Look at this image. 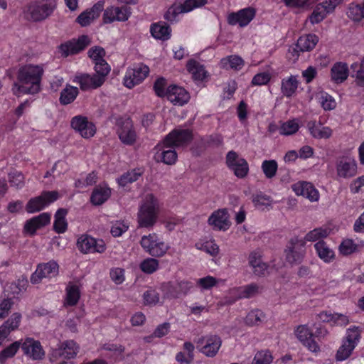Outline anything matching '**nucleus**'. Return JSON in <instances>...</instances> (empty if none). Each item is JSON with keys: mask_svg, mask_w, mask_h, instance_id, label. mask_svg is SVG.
<instances>
[{"mask_svg": "<svg viewBox=\"0 0 364 364\" xmlns=\"http://www.w3.org/2000/svg\"><path fill=\"white\" fill-rule=\"evenodd\" d=\"M44 70L40 65H26L18 72L17 79L21 85L15 82L12 90L15 95L18 94L34 95L41 90V82Z\"/></svg>", "mask_w": 364, "mask_h": 364, "instance_id": "nucleus-1", "label": "nucleus"}, {"mask_svg": "<svg viewBox=\"0 0 364 364\" xmlns=\"http://www.w3.org/2000/svg\"><path fill=\"white\" fill-rule=\"evenodd\" d=\"M160 203L151 193L145 196L137 213L139 227L150 228L156 223L160 213Z\"/></svg>", "mask_w": 364, "mask_h": 364, "instance_id": "nucleus-2", "label": "nucleus"}, {"mask_svg": "<svg viewBox=\"0 0 364 364\" xmlns=\"http://www.w3.org/2000/svg\"><path fill=\"white\" fill-rule=\"evenodd\" d=\"M284 253L285 260L289 264H300L306 255L305 240L297 236L291 237L287 242Z\"/></svg>", "mask_w": 364, "mask_h": 364, "instance_id": "nucleus-3", "label": "nucleus"}, {"mask_svg": "<svg viewBox=\"0 0 364 364\" xmlns=\"http://www.w3.org/2000/svg\"><path fill=\"white\" fill-rule=\"evenodd\" d=\"M57 7L56 0H41L29 5L25 11L26 18L33 21H41L49 17Z\"/></svg>", "mask_w": 364, "mask_h": 364, "instance_id": "nucleus-4", "label": "nucleus"}, {"mask_svg": "<svg viewBox=\"0 0 364 364\" xmlns=\"http://www.w3.org/2000/svg\"><path fill=\"white\" fill-rule=\"evenodd\" d=\"M140 245L146 252L156 257L164 256L169 249V246L160 240L155 233L144 235Z\"/></svg>", "mask_w": 364, "mask_h": 364, "instance_id": "nucleus-5", "label": "nucleus"}, {"mask_svg": "<svg viewBox=\"0 0 364 364\" xmlns=\"http://www.w3.org/2000/svg\"><path fill=\"white\" fill-rule=\"evenodd\" d=\"M60 195L56 191H43L39 196L31 198L26 205L29 213L39 212L60 198Z\"/></svg>", "mask_w": 364, "mask_h": 364, "instance_id": "nucleus-6", "label": "nucleus"}, {"mask_svg": "<svg viewBox=\"0 0 364 364\" xmlns=\"http://www.w3.org/2000/svg\"><path fill=\"white\" fill-rule=\"evenodd\" d=\"M207 3L208 0H186L183 4L175 3L165 13L164 18L170 22L175 21L178 14L189 12L195 8L205 5Z\"/></svg>", "mask_w": 364, "mask_h": 364, "instance_id": "nucleus-7", "label": "nucleus"}, {"mask_svg": "<svg viewBox=\"0 0 364 364\" xmlns=\"http://www.w3.org/2000/svg\"><path fill=\"white\" fill-rule=\"evenodd\" d=\"M77 247L83 254L102 253L106 250L105 243L102 240H97L86 234L77 238Z\"/></svg>", "mask_w": 364, "mask_h": 364, "instance_id": "nucleus-8", "label": "nucleus"}, {"mask_svg": "<svg viewBox=\"0 0 364 364\" xmlns=\"http://www.w3.org/2000/svg\"><path fill=\"white\" fill-rule=\"evenodd\" d=\"M193 139L190 129H173L163 140V146L170 148L187 145Z\"/></svg>", "mask_w": 364, "mask_h": 364, "instance_id": "nucleus-9", "label": "nucleus"}, {"mask_svg": "<svg viewBox=\"0 0 364 364\" xmlns=\"http://www.w3.org/2000/svg\"><path fill=\"white\" fill-rule=\"evenodd\" d=\"M222 344L221 338L217 335H207L197 341V348L208 357L213 358L218 353Z\"/></svg>", "mask_w": 364, "mask_h": 364, "instance_id": "nucleus-10", "label": "nucleus"}, {"mask_svg": "<svg viewBox=\"0 0 364 364\" xmlns=\"http://www.w3.org/2000/svg\"><path fill=\"white\" fill-rule=\"evenodd\" d=\"M149 68L144 64H139L128 68L124 77V85L131 89L140 84L149 75Z\"/></svg>", "mask_w": 364, "mask_h": 364, "instance_id": "nucleus-11", "label": "nucleus"}, {"mask_svg": "<svg viewBox=\"0 0 364 364\" xmlns=\"http://www.w3.org/2000/svg\"><path fill=\"white\" fill-rule=\"evenodd\" d=\"M226 164L233 171L235 175L240 178H244L248 173L249 166L247 161L239 156L234 151H230L226 156Z\"/></svg>", "mask_w": 364, "mask_h": 364, "instance_id": "nucleus-12", "label": "nucleus"}, {"mask_svg": "<svg viewBox=\"0 0 364 364\" xmlns=\"http://www.w3.org/2000/svg\"><path fill=\"white\" fill-rule=\"evenodd\" d=\"M70 125L73 129L85 139L93 136L96 132L95 124L89 122L86 117L81 115L74 117L71 119Z\"/></svg>", "mask_w": 364, "mask_h": 364, "instance_id": "nucleus-13", "label": "nucleus"}, {"mask_svg": "<svg viewBox=\"0 0 364 364\" xmlns=\"http://www.w3.org/2000/svg\"><path fill=\"white\" fill-rule=\"evenodd\" d=\"M336 171L339 177L348 179L356 175L357 163L350 156H344L340 157L336 163Z\"/></svg>", "mask_w": 364, "mask_h": 364, "instance_id": "nucleus-14", "label": "nucleus"}, {"mask_svg": "<svg viewBox=\"0 0 364 364\" xmlns=\"http://www.w3.org/2000/svg\"><path fill=\"white\" fill-rule=\"evenodd\" d=\"M58 274V264L55 261L41 264L36 272L31 275V282L33 284L39 283L43 278H51Z\"/></svg>", "mask_w": 364, "mask_h": 364, "instance_id": "nucleus-15", "label": "nucleus"}, {"mask_svg": "<svg viewBox=\"0 0 364 364\" xmlns=\"http://www.w3.org/2000/svg\"><path fill=\"white\" fill-rule=\"evenodd\" d=\"M90 39L86 35L80 36L77 40L70 41L60 46V51L65 56L77 54L90 44Z\"/></svg>", "mask_w": 364, "mask_h": 364, "instance_id": "nucleus-16", "label": "nucleus"}, {"mask_svg": "<svg viewBox=\"0 0 364 364\" xmlns=\"http://www.w3.org/2000/svg\"><path fill=\"white\" fill-rule=\"evenodd\" d=\"M21 349L25 355L33 360H41L45 356L41 343L32 338H26L22 342Z\"/></svg>", "mask_w": 364, "mask_h": 364, "instance_id": "nucleus-17", "label": "nucleus"}, {"mask_svg": "<svg viewBox=\"0 0 364 364\" xmlns=\"http://www.w3.org/2000/svg\"><path fill=\"white\" fill-rule=\"evenodd\" d=\"M255 10L248 7L232 12L228 16V23L230 25L235 26L238 24L241 27L247 26L255 17Z\"/></svg>", "mask_w": 364, "mask_h": 364, "instance_id": "nucleus-18", "label": "nucleus"}, {"mask_svg": "<svg viewBox=\"0 0 364 364\" xmlns=\"http://www.w3.org/2000/svg\"><path fill=\"white\" fill-rule=\"evenodd\" d=\"M208 224L215 230H228L230 225L229 215L225 209L213 212L208 218Z\"/></svg>", "mask_w": 364, "mask_h": 364, "instance_id": "nucleus-19", "label": "nucleus"}, {"mask_svg": "<svg viewBox=\"0 0 364 364\" xmlns=\"http://www.w3.org/2000/svg\"><path fill=\"white\" fill-rule=\"evenodd\" d=\"M193 287V284L188 281L169 282L166 285V296L169 299L179 298L186 295Z\"/></svg>", "mask_w": 364, "mask_h": 364, "instance_id": "nucleus-20", "label": "nucleus"}, {"mask_svg": "<svg viewBox=\"0 0 364 364\" xmlns=\"http://www.w3.org/2000/svg\"><path fill=\"white\" fill-rule=\"evenodd\" d=\"M299 340L312 352H317L319 347L313 338V334L306 325L299 326L295 331Z\"/></svg>", "mask_w": 364, "mask_h": 364, "instance_id": "nucleus-21", "label": "nucleus"}, {"mask_svg": "<svg viewBox=\"0 0 364 364\" xmlns=\"http://www.w3.org/2000/svg\"><path fill=\"white\" fill-rule=\"evenodd\" d=\"M166 97L174 105H183L188 102L190 96L184 88L171 85L166 90Z\"/></svg>", "mask_w": 364, "mask_h": 364, "instance_id": "nucleus-22", "label": "nucleus"}, {"mask_svg": "<svg viewBox=\"0 0 364 364\" xmlns=\"http://www.w3.org/2000/svg\"><path fill=\"white\" fill-rule=\"evenodd\" d=\"M50 215L48 213H43L36 217L28 220L24 225L25 230L31 234L34 235L38 229H40L50 223Z\"/></svg>", "mask_w": 364, "mask_h": 364, "instance_id": "nucleus-23", "label": "nucleus"}, {"mask_svg": "<svg viewBox=\"0 0 364 364\" xmlns=\"http://www.w3.org/2000/svg\"><path fill=\"white\" fill-rule=\"evenodd\" d=\"M292 189L297 196H302L311 201H317L319 198L318 191L312 183H294Z\"/></svg>", "mask_w": 364, "mask_h": 364, "instance_id": "nucleus-24", "label": "nucleus"}, {"mask_svg": "<svg viewBox=\"0 0 364 364\" xmlns=\"http://www.w3.org/2000/svg\"><path fill=\"white\" fill-rule=\"evenodd\" d=\"M73 82L77 83L82 90H95L102 86L101 83L93 75L80 73L76 75Z\"/></svg>", "mask_w": 364, "mask_h": 364, "instance_id": "nucleus-25", "label": "nucleus"}, {"mask_svg": "<svg viewBox=\"0 0 364 364\" xmlns=\"http://www.w3.org/2000/svg\"><path fill=\"white\" fill-rule=\"evenodd\" d=\"M186 69L195 81L202 82L208 76L205 66L195 59H190L186 63Z\"/></svg>", "mask_w": 364, "mask_h": 364, "instance_id": "nucleus-26", "label": "nucleus"}, {"mask_svg": "<svg viewBox=\"0 0 364 364\" xmlns=\"http://www.w3.org/2000/svg\"><path fill=\"white\" fill-rule=\"evenodd\" d=\"M79 349V346L74 341L70 340L63 342L60 348L54 351V353L63 358L71 359L77 355Z\"/></svg>", "mask_w": 364, "mask_h": 364, "instance_id": "nucleus-27", "label": "nucleus"}, {"mask_svg": "<svg viewBox=\"0 0 364 364\" xmlns=\"http://www.w3.org/2000/svg\"><path fill=\"white\" fill-rule=\"evenodd\" d=\"M118 134L119 139L124 144L132 145L136 141V134L131 122H124L118 131Z\"/></svg>", "mask_w": 364, "mask_h": 364, "instance_id": "nucleus-28", "label": "nucleus"}, {"mask_svg": "<svg viewBox=\"0 0 364 364\" xmlns=\"http://www.w3.org/2000/svg\"><path fill=\"white\" fill-rule=\"evenodd\" d=\"M163 141L156 146V149L161 151L156 153V157L166 164L171 165L175 164L177 159V154L174 148L163 146Z\"/></svg>", "mask_w": 364, "mask_h": 364, "instance_id": "nucleus-29", "label": "nucleus"}, {"mask_svg": "<svg viewBox=\"0 0 364 364\" xmlns=\"http://www.w3.org/2000/svg\"><path fill=\"white\" fill-rule=\"evenodd\" d=\"M307 127L311 136L316 139H328L332 135V129L328 127L317 124L315 121L307 123Z\"/></svg>", "mask_w": 364, "mask_h": 364, "instance_id": "nucleus-30", "label": "nucleus"}, {"mask_svg": "<svg viewBox=\"0 0 364 364\" xmlns=\"http://www.w3.org/2000/svg\"><path fill=\"white\" fill-rule=\"evenodd\" d=\"M171 28L165 22H159L151 26L150 32L156 39L166 41L171 37Z\"/></svg>", "mask_w": 364, "mask_h": 364, "instance_id": "nucleus-31", "label": "nucleus"}, {"mask_svg": "<svg viewBox=\"0 0 364 364\" xmlns=\"http://www.w3.org/2000/svg\"><path fill=\"white\" fill-rule=\"evenodd\" d=\"M331 79L337 84L342 83L348 76V68L346 63L338 62L331 70Z\"/></svg>", "mask_w": 364, "mask_h": 364, "instance_id": "nucleus-32", "label": "nucleus"}, {"mask_svg": "<svg viewBox=\"0 0 364 364\" xmlns=\"http://www.w3.org/2000/svg\"><path fill=\"white\" fill-rule=\"evenodd\" d=\"M318 42V37L315 34H307L299 38L296 48L301 52L313 50Z\"/></svg>", "mask_w": 364, "mask_h": 364, "instance_id": "nucleus-33", "label": "nucleus"}, {"mask_svg": "<svg viewBox=\"0 0 364 364\" xmlns=\"http://www.w3.org/2000/svg\"><path fill=\"white\" fill-rule=\"evenodd\" d=\"M299 86V81L296 75H291L282 80L281 92L287 97H292Z\"/></svg>", "mask_w": 364, "mask_h": 364, "instance_id": "nucleus-34", "label": "nucleus"}, {"mask_svg": "<svg viewBox=\"0 0 364 364\" xmlns=\"http://www.w3.org/2000/svg\"><path fill=\"white\" fill-rule=\"evenodd\" d=\"M314 248L318 257L325 262H331L334 257V252L323 241L320 240L314 245Z\"/></svg>", "mask_w": 364, "mask_h": 364, "instance_id": "nucleus-35", "label": "nucleus"}, {"mask_svg": "<svg viewBox=\"0 0 364 364\" xmlns=\"http://www.w3.org/2000/svg\"><path fill=\"white\" fill-rule=\"evenodd\" d=\"M100 60L101 62H95L94 63V70L95 73L93 75L102 85L111 70V68L105 60Z\"/></svg>", "mask_w": 364, "mask_h": 364, "instance_id": "nucleus-36", "label": "nucleus"}, {"mask_svg": "<svg viewBox=\"0 0 364 364\" xmlns=\"http://www.w3.org/2000/svg\"><path fill=\"white\" fill-rule=\"evenodd\" d=\"M252 200L255 206L262 210H269L272 207L273 200L262 192L253 195Z\"/></svg>", "mask_w": 364, "mask_h": 364, "instance_id": "nucleus-37", "label": "nucleus"}, {"mask_svg": "<svg viewBox=\"0 0 364 364\" xmlns=\"http://www.w3.org/2000/svg\"><path fill=\"white\" fill-rule=\"evenodd\" d=\"M78 94L79 90L77 87L67 85L60 92V103L63 105H69L76 99Z\"/></svg>", "mask_w": 364, "mask_h": 364, "instance_id": "nucleus-38", "label": "nucleus"}, {"mask_svg": "<svg viewBox=\"0 0 364 364\" xmlns=\"http://www.w3.org/2000/svg\"><path fill=\"white\" fill-rule=\"evenodd\" d=\"M110 193L111 191L108 187L96 188L91 196V202L95 205H100L108 199Z\"/></svg>", "mask_w": 364, "mask_h": 364, "instance_id": "nucleus-39", "label": "nucleus"}, {"mask_svg": "<svg viewBox=\"0 0 364 364\" xmlns=\"http://www.w3.org/2000/svg\"><path fill=\"white\" fill-rule=\"evenodd\" d=\"M67 213L65 209L60 208L55 215L53 228L58 233H63L67 230L68 223L65 220Z\"/></svg>", "mask_w": 364, "mask_h": 364, "instance_id": "nucleus-40", "label": "nucleus"}, {"mask_svg": "<svg viewBox=\"0 0 364 364\" xmlns=\"http://www.w3.org/2000/svg\"><path fill=\"white\" fill-rule=\"evenodd\" d=\"M330 233V230L326 228H315L311 231H309L305 235L303 240H305V242H316L317 240H322V239L326 238Z\"/></svg>", "mask_w": 364, "mask_h": 364, "instance_id": "nucleus-41", "label": "nucleus"}, {"mask_svg": "<svg viewBox=\"0 0 364 364\" xmlns=\"http://www.w3.org/2000/svg\"><path fill=\"white\" fill-rule=\"evenodd\" d=\"M223 67H228L235 70H240L244 65V60L238 55H230L221 60Z\"/></svg>", "mask_w": 364, "mask_h": 364, "instance_id": "nucleus-42", "label": "nucleus"}, {"mask_svg": "<svg viewBox=\"0 0 364 364\" xmlns=\"http://www.w3.org/2000/svg\"><path fill=\"white\" fill-rule=\"evenodd\" d=\"M80 290L77 285L72 284L66 288V304L75 306L80 299Z\"/></svg>", "mask_w": 364, "mask_h": 364, "instance_id": "nucleus-43", "label": "nucleus"}, {"mask_svg": "<svg viewBox=\"0 0 364 364\" xmlns=\"http://www.w3.org/2000/svg\"><path fill=\"white\" fill-rule=\"evenodd\" d=\"M348 16L354 21H359L364 18V1L360 4H351L348 9Z\"/></svg>", "mask_w": 364, "mask_h": 364, "instance_id": "nucleus-44", "label": "nucleus"}, {"mask_svg": "<svg viewBox=\"0 0 364 364\" xmlns=\"http://www.w3.org/2000/svg\"><path fill=\"white\" fill-rule=\"evenodd\" d=\"M264 318L265 316L261 310L255 309L247 314L245 318V323L248 326H256L261 323Z\"/></svg>", "mask_w": 364, "mask_h": 364, "instance_id": "nucleus-45", "label": "nucleus"}, {"mask_svg": "<svg viewBox=\"0 0 364 364\" xmlns=\"http://www.w3.org/2000/svg\"><path fill=\"white\" fill-rule=\"evenodd\" d=\"M329 14L327 10L323 7V5L318 4L314 9L311 15L309 16V20L312 24L318 23L322 21Z\"/></svg>", "mask_w": 364, "mask_h": 364, "instance_id": "nucleus-46", "label": "nucleus"}, {"mask_svg": "<svg viewBox=\"0 0 364 364\" xmlns=\"http://www.w3.org/2000/svg\"><path fill=\"white\" fill-rule=\"evenodd\" d=\"M139 267L143 272L151 274L159 269V262L156 259L146 258L141 262Z\"/></svg>", "mask_w": 364, "mask_h": 364, "instance_id": "nucleus-47", "label": "nucleus"}, {"mask_svg": "<svg viewBox=\"0 0 364 364\" xmlns=\"http://www.w3.org/2000/svg\"><path fill=\"white\" fill-rule=\"evenodd\" d=\"M261 168L265 176L272 178L277 173L278 164L275 160H265L262 162Z\"/></svg>", "mask_w": 364, "mask_h": 364, "instance_id": "nucleus-48", "label": "nucleus"}, {"mask_svg": "<svg viewBox=\"0 0 364 364\" xmlns=\"http://www.w3.org/2000/svg\"><path fill=\"white\" fill-rule=\"evenodd\" d=\"M355 348V347L353 344H350L348 342L345 341L336 353V360L342 361L347 359L350 355Z\"/></svg>", "mask_w": 364, "mask_h": 364, "instance_id": "nucleus-49", "label": "nucleus"}, {"mask_svg": "<svg viewBox=\"0 0 364 364\" xmlns=\"http://www.w3.org/2000/svg\"><path fill=\"white\" fill-rule=\"evenodd\" d=\"M299 124L294 120H289L284 122L279 127V134L283 136H289L295 134L299 130Z\"/></svg>", "mask_w": 364, "mask_h": 364, "instance_id": "nucleus-50", "label": "nucleus"}, {"mask_svg": "<svg viewBox=\"0 0 364 364\" xmlns=\"http://www.w3.org/2000/svg\"><path fill=\"white\" fill-rule=\"evenodd\" d=\"M142 173L143 171L141 168H134L122 174L120 178L117 179V182H135L139 180Z\"/></svg>", "mask_w": 364, "mask_h": 364, "instance_id": "nucleus-51", "label": "nucleus"}, {"mask_svg": "<svg viewBox=\"0 0 364 364\" xmlns=\"http://www.w3.org/2000/svg\"><path fill=\"white\" fill-rule=\"evenodd\" d=\"M273 357L268 350L258 351L252 360V364H270L272 362Z\"/></svg>", "mask_w": 364, "mask_h": 364, "instance_id": "nucleus-52", "label": "nucleus"}, {"mask_svg": "<svg viewBox=\"0 0 364 364\" xmlns=\"http://www.w3.org/2000/svg\"><path fill=\"white\" fill-rule=\"evenodd\" d=\"M20 345L19 341H16L2 350L0 353V362L4 363L7 358L13 357L19 348Z\"/></svg>", "mask_w": 364, "mask_h": 364, "instance_id": "nucleus-53", "label": "nucleus"}, {"mask_svg": "<svg viewBox=\"0 0 364 364\" xmlns=\"http://www.w3.org/2000/svg\"><path fill=\"white\" fill-rule=\"evenodd\" d=\"M358 246L352 240H343L339 246L340 252L343 255H348L358 251Z\"/></svg>", "mask_w": 364, "mask_h": 364, "instance_id": "nucleus-54", "label": "nucleus"}, {"mask_svg": "<svg viewBox=\"0 0 364 364\" xmlns=\"http://www.w3.org/2000/svg\"><path fill=\"white\" fill-rule=\"evenodd\" d=\"M361 331L357 326H353L347 330V336L346 341L350 344H353L355 347L360 338Z\"/></svg>", "mask_w": 364, "mask_h": 364, "instance_id": "nucleus-55", "label": "nucleus"}, {"mask_svg": "<svg viewBox=\"0 0 364 364\" xmlns=\"http://www.w3.org/2000/svg\"><path fill=\"white\" fill-rule=\"evenodd\" d=\"M144 304L156 305L159 302V294L154 289H148L143 294Z\"/></svg>", "mask_w": 364, "mask_h": 364, "instance_id": "nucleus-56", "label": "nucleus"}, {"mask_svg": "<svg viewBox=\"0 0 364 364\" xmlns=\"http://www.w3.org/2000/svg\"><path fill=\"white\" fill-rule=\"evenodd\" d=\"M88 56L92 59L93 63L95 62H101L100 60H105V50L103 48L100 46H95L91 48L87 52Z\"/></svg>", "mask_w": 364, "mask_h": 364, "instance_id": "nucleus-57", "label": "nucleus"}, {"mask_svg": "<svg viewBox=\"0 0 364 364\" xmlns=\"http://www.w3.org/2000/svg\"><path fill=\"white\" fill-rule=\"evenodd\" d=\"M129 228L128 224L124 221H117L111 228V234L114 237H119Z\"/></svg>", "mask_w": 364, "mask_h": 364, "instance_id": "nucleus-58", "label": "nucleus"}, {"mask_svg": "<svg viewBox=\"0 0 364 364\" xmlns=\"http://www.w3.org/2000/svg\"><path fill=\"white\" fill-rule=\"evenodd\" d=\"M271 79V75L267 72H263L256 74L252 80V84L254 85H267Z\"/></svg>", "mask_w": 364, "mask_h": 364, "instance_id": "nucleus-59", "label": "nucleus"}, {"mask_svg": "<svg viewBox=\"0 0 364 364\" xmlns=\"http://www.w3.org/2000/svg\"><path fill=\"white\" fill-rule=\"evenodd\" d=\"M166 86V81L164 77H159L155 81L154 84V90L158 97H163L166 96V90H165Z\"/></svg>", "mask_w": 364, "mask_h": 364, "instance_id": "nucleus-60", "label": "nucleus"}, {"mask_svg": "<svg viewBox=\"0 0 364 364\" xmlns=\"http://www.w3.org/2000/svg\"><path fill=\"white\" fill-rule=\"evenodd\" d=\"M197 284L203 289H210L217 284V279L211 276H207L198 279L196 282Z\"/></svg>", "mask_w": 364, "mask_h": 364, "instance_id": "nucleus-61", "label": "nucleus"}, {"mask_svg": "<svg viewBox=\"0 0 364 364\" xmlns=\"http://www.w3.org/2000/svg\"><path fill=\"white\" fill-rule=\"evenodd\" d=\"M130 15V9L127 6L115 7V18L117 21H126Z\"/></svg>", "mask_w": 364, "mask_h": 364, "instance_id": "nucleus-62", "label": "nucleus"}, {"mask_svg": "<svg viewBox=\"0 0 364 364\" xmlns=\"http://www.w3.org/2000/svg\"><path fill=\"white\" fill-rule=\"evenodd\" d=\"M200 249L212 256H216L219 252V247L213 241L205 242Z\"/></svg>", "mask_w": 364, "mask_h": 364, "instance_id": "nucleus-63", "label": "nucleus"}, {"mask_svg": "<svg viewBox=\"0 0 364 364\" xmlns=\"http://www.w3.org/2000/svg\"><path fill=\"white\" fill-rule=\"evenodd\" d=\"M110 277L117 284H120L124 281V270L122 268H115L110 271Z\"/></svg>", "mask_w": 364, "mask_h": 364, "instance_id": "nucleus-64", "label": "nucleus"}]
</instances>
